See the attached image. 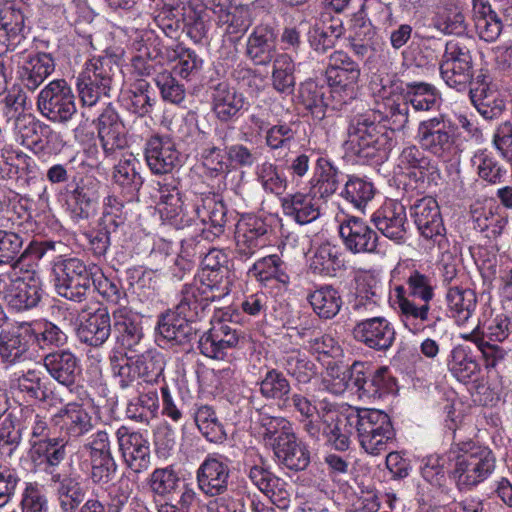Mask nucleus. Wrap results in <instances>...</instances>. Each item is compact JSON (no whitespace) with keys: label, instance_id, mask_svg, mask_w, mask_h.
Masks as SVG:
<instances>
[{"label":"nucleus","instance_id":"c756f323","mask_svg":"<svg viewBox=\"0 0 512 512\" xmlns=\"http://www.w3.org/2000/svg\"><path fill=\"white\" fill-rule=\"evenodd\" d=\"M44 295L42 282L33 273L27 278L19 277L12 287L5 292L4 301L7 306L17 312L36 308Z\"/></svg>","mask_w":512,"mask_h":512},{"label":"nucleus","instance_id":"f3484780","mask_svg":"<svg viewBox=\"0 0 512 512\" xmlns=\"http://www.w3.org/2000/svg\"><path fill=\"white\" fill-rule=\"evenodd\" d=\"M394 303L400 321L404 327L413 334H419L425 329H434L437 322L441 320L439 316L434 317L431 313L430 303L418 305L406 295V288L398 285L394 288Z\"/></svg>","mask_w":512,"mask_h":512},{"label":"nucleus","instance_id":"de8ad7c7","mask_svg":"<svg viewBox=\"0 0 512 512\" xmlns=\"http://www.w3.org/2000/svg\"><path fill=\"white\" fill-rule=\"evenodd\" d=\"M139 161L132 153L122 154L118 164L113 169V181L124 193L133 197L138 193L143 184V179L138 172Z\"/></svg>","mask_w":512,"mask_h":512},{"label":"nucleus","instance_id":"603ef678","mask_svg":"<svg viewBox=\"0 0 512 512\" xmlns=\"http://www.w3.org/2000/svg\"><path fill=\"white\" fill-rule=\"evenodd\" d=\"M343 267V253L340 247L329 242L319 245L310 260V269L320 275L333 276Z\"/></svg>","mask_w":512,"mask_h":512},{"label":"nucleus","instance_id":"37998d69","mask_svg":"<svg viewBox=\"0 0 512 512\" xmlns=\"http://www.w3.org/2000/svg\"><path fill=\"white\" fill-rule=\"evenodd\" d=\"M420 145H408L399 155V166L405 169H413L418 172L419 179H427L428 183L435 184L440 179V170L437 164L424 154Z\"/></svg>","mask_w":512,"mask_h":512},{"label":"nucleus","instance_id":"a19ab883","mask_svg":"<svg viewBox=\"0 0 512 512\" xmlns=\"http://www.w3.org/2000/svg\"><path fill=\"white\" fill-rule=\"evenodd\" d=\"M325 74L330 88L332 110H341L357 97L358 82L361 73Z\"/></svg>","mask_w":512,"mask_h":512},{"label":"nucleus","instance_id":"052dcab7","mask_svg":"<svg viewBox=\"0 0 512 512\" xmlns=\"http://www.w3.org/2000/svg\"><path fill=\"white\" fill-rule=\"evenodd\" d=\"M131 355L132 365L135 366L138 379L145 383L157 382L164 371V359L160 352L153 349H143Z\"/></svg>","mask_w":512,"mask_h":512},{"label":"nucleus","instance_id":"f257e3e1","mask_svg":"<svg viewBox=\"0 0 512 512\" xmlns=\"http://www.w3.org/2000/svg\"><path fill=\"white\" fill-rule=\"evenodd\" d=\"M383 107V111L369 109L349 119L344 148L361 164L387 160L395 145V132L404 130L409 122V104L404 95L385 97Z\"/></svg>","mask_w":512,"mask_h":512},{"label":"nucleus","instance_id":"2eb2a0df","mask_svg":"<svg viewBox=\"0 0 512 512\" xmlns=\"http://www.w3.org/2000/svg\"><path fill=\"white\" fill-rule=\"evenodd\" d=\"M352 334L357 342L379 353H386L396 341L394 325L383 316L368 317L358 321Z\"/></svg>","mask_w":512,"mask_h":512},{"label":"nucleus","instance_id":"bb28decb","mask_svg":"<svg viewBox=\"0 0 512 512\" xmlns=\"http://www.w3.org/2000/svg\"><path fill=\"white\" fill-rule=\"evenodd\" d=\"M42 365L54 381L69 389L82 371L80 359L70 349L50 351L43 356Z\"/></svg>","mask_w":512,"mask_h":512},{"label":"nucleus","instance_id":"4be33fe9","mask_svg":"<svg viewBox=\"0 0 512 512\" xmlns=\"http://www.w3.org/2000/svg\"><path fill=\"white\" fill-rule=\"evenodd\" d=\"M339 235L344 247L353 254L379 252L377 232L362 218L350 216L339 225Z\"/></svg>","mask_w":512,"mask_h":512},{"label":"nucleus","instance_id":"6e6d98bb","mask_svg":"<svg viewBox=\"0 0 512 512\" xmlns=\"http://www.w3.org/2000/svg\"><path fill=\"white\" fill-rule=\"evenodd\" d=\"M299 127V121H278L264 135L265 146L273 154H279L283 150H290L291 146L296 142Z\"/></svg>","mask_w":512,"mask_h":512},{"label":"nucleus","instance_id":"c03bdc74","mask_svg":"<svg viewBox=\"0 0 512 512\" xmlns=\"http://www.w3.org/2000/svg\"><path fill=\"white\" fill-rule=\"evenodd\" d=\"M473 21L479 37L487 42L495 41L503 30L500 14L484 0H472Z\"/></svg>","mask_w":512,"mask_h":512},{"label":"nucleus","instance_id":"b1692460","mask_svg":"<svg viewBox=\"0 0 512 512\" xmlns=\"http://www.w3.org/2000/svg\"><path fill=\"white\" fill-rule=\"evenodd\" d=\"M113 326L119 345L130 352L145 348L142 316L127 306L113 311Z\"/></svg>","mask_w":512,"mask_h":512},{"label":"nucleus","instance_id":"5701e85b","mask_svg":"<svg viewBox=\"0 0 512 512\" xmlns=\"http://www.w3.org/2000/svg\"><path fill=\"white\" fill-rule=\"evenodd\" d=\"M115 437L126 465L136 473L146 470L150 464V446L144 434L121 425L115 431Z\"/></svg>","mask_w":512,"mask_h":512},{"label":"nucleus","instance_id":"58836bf2","mask_svg":"<svg viewBox=\"0 0 512 512\" xmlns=\"http://www.w3.org/2000/svg\"><path fill=\"white\" fill-rule=\"evenodd\" d=\"M343 176L344 174L329 158L319 157L310 180L311 193L322 199L331 197L339 189Z\"/></svg>","mask_w":512,"mask_h":512},{"label":"nucleus","instance_id":"0e129e2a","mask_svg":"<svg viewBox=\"0 0 512 512\" xmlns=\"http://www.w3.org/2000/svg\"><path fill=\"white\" fill-rule=\"evenodd\" d=\"M50 480L52 483L58 484L57 494L62 511L75 512L85 498L81 483L76 478L62 472L59 474V479L50 478Z\"/></svg>","mask_w":512,"mask_h":512},{"label":"nucleus","instance_id":"6e6552de","mask_svg":"<svg viewBox=\"0 0 512 512\" xmlns=\"http://www.w3.org/2000/svg\"><path fill=\"white\" fill-rule=\"evenodd\" d=\"M37 108L54 123H67L77 112L75 95L65 79L50 81L38 94Z\"/></svg>","mask_w":512,"mask_h":512},{"label":"nucleus","instance_id":"13d9d810","mask_svg":"<svg viewBox=\"0 0 512 512\" xmlns=\"http://www.w3.org/2000/svg\"><path fill=\"white\" fill-rule=\"evenodd\" d=\"M448 369L460 382L472 380L480 372V365L473 357L469 347L455 346L448 358Z\"/></svg>","mask_w":512,"mask_h":512},{"label":"nucleus","instance_id":"6ab92c4d","mask_svg":"<svg viewBox=\"0 0 512 512\" xmlns=\"http://www.w3.org/2000/svg\"><path fill=\"white\" fill-rule=\"evenodd\" d=\"M67 443L65 438L59 436L31 441L29 458L34 468L50 478L59 479L62 472L60 465L67 456Z\"/></svg>","mask_w":512,"mask_h":512},{"label":"nucleus","instance_id":"393cba45","mask_svg":"<svg viewBox=\"0 0 512 512\" xmlns=\"http://www.w3.org/2000/svg\"><path fill=\"white\" fill-rule=\"evenodd\" d=\"M222 298H224V296L217 293L213 288L201 281H195L183 286L180 292L179 302L174 310L178 312V315L193 319L196 323L203 317L206 309L212 302L221 300Z\"/></svg>","mask_w":512,"mask_h":512},{"label":"nucleus","instance_id":"cd10ccee","mask_svg":"<svg viewBox=\"0 0 512 512\" xmlns=\"http://www.w3.org/2000/svg\"><path fill=\"white\" fill-rule=\"evenodd\" d=\"M247 476L259 491L269 498L273 505L281 510L289 508L291 487L286 481L259 464L250 466Z\"/></svg>","mask_w":512,"mask_h":512},{"label":"nucleus","instance_id":"f704fd0d","mask_svg":"<svg viewBox=\"0 0 512 512\" xmlns=\"http://www.w3.org/2000/svg\"><path fill=\"white\" fill-rule=\"evenodd\" d=\"M111 335V316L107 308H98L83 317L77 328V337L81 343L101 347Z\"/></svg>","mask_w":512,"mask_h":512},{"label":"nucleus","instance_id":"39448f33","mask_svg":"<svg viewBox=\"0 0 512 512\" xmlns=\"http://www.w3.org/2000/svg\"><path fill=\"white\" fill-rule=\"evenodd\" d=\"M54 288L56 293L76 303L87 298L93 283V276L99 274V267L87 265L77 257L58 256L52 266Z\"/></svg>","mask_w":512,"mask_h":512},{"label":"nucleus","instance_id":"7c9ffc66","mask_svg":"<svg viewBox=\"0 0 512 512\" xmlns=\"http://www.w3.org/2000/svg\"><path fill=\"white\" fill-rule=\"evenodd\" d=\"M344 32L340 19L334 18L329 12H322L309 27L307 41L315 52L324 54L336 45Z\"/></svg>","mask_w":512,"mask_h":512},{"label":"nucleus","instance_id":"9d476101","mask_svg":"<svg viewBox=\"0 0 512 512\" xmlns=\"http://www.w3.org/2000/svg\"><path fill=\"white\" fill-rule=\"evenodd\" d=\"M356 409L341 412L334 402L324 403L320 409L322 435L338 451H346L355 429Z\"/></svg>","mask_w":512,"mask_h":512},{"label":"nucleus","instance_id":"5fc2aeb1","mask_svg":"<svg viewBox=\"0 0 512 512\" xmlns=\"http://www.w3.org/2000/svg\"><path fill=\"white\" fill-rule=\"evenodd\" d=\"M280 366L297 383L308 384L317 374V367L300 350L286 352L279 360Z\"/></svg>","mask_w":512,"mask_h":512},{"label":"nucleus","instance_id":"a18cd8bd","mask_svg":"<svg viewBox=\"0 0 512 512\" xmlns=\"http://www.w3.org/2000/svg\"><path fill=\"white\" fill-rule=\"evenodd\" d=\"M314 194L295 193L282 199V208L286 216L298 224L304 225L316 220L320 215L319 206L315 203Z\"/></svg>","mask_w":512,"mask_h":512},{"label":"nucleus","instance_id":"e433bc0d","mask_svg":"<svg viewBox=\"0 0 512 512\" xmlns=\"http://www.w3.org/2000/svg\"><path fill=\"white\" fill-rule=\"evenodd\" d=\"M445 302L450 317L458 326H464L476 310L477 296L467 284L453 286L446 290Z\"/></svg>","mask_w":512,"mask_h":512},{"label":"nucleus","instance_id":"412c9836","mask_svg":"<svg viewBox=\"0 0 512 512\" xmlns=\"http://www.w3.org/2000/svg\"><path fill=\"white\" fill-rule=\"evenodd\" d=\"M146 164L154 175H166L181 166V154L173 140L166 135L155 134L144 144Z\"/></svg>","mask_w":512,"mask_h":512},{"label":"nucleus","instance_id":"aec40b11","mask_svg":"<svg viewBox=\"0 0 512 512\" xmlns=\"http://www.w3.org/2000/svg\"><path fill=\"white\" fill-rule=\"evenodd\" d=\"M96 130L100 146L107 158H116L127 147L125 125L110 104L98 116Z\"/></svg>","mask_w":512,"mask_h":512},{"label":"nucleus","instance_id":"1a4fd4ad","mask_svg":"<svg viewBox=\"0 0 512 512\" xmlns=\"http://www.w3.org/2000/svg\"><path fill=\"white\" fill-rule=\"evenodd\" d=\"M158 185L159 210L164 221L176 229H183L200 221L198 197L192 203L185 204L176 179H172L171 182L164 180L158 182Z\"/></svg>","mask_w":512,"mask_h":512},{"label":"nucleus","instance_id":"09e8293b","mask_svg":"<svg viewBox=\"0 0 512 512\" xmlns=\"http://www.w3.org/2000/svg\"><path fill=\"white\" fill-rule=\"evenodd\" d=\"M123 103L127 110L139 117L151 114L156 97L150 83L144 79L136 80L123 95Z\"/></svg>","mask_w":512,"mask_h":512},{"label":"nucleus","instance_id":"dca6fc26","mask_svg":"<svg viewBox=\"0 0 512 512\" xmlns=\"http://www.w3.org/2000/svg\"><path fill=\"white\" fill-rule=\"evenodd\" d=\"M269 225L256 215L242 216L236 225L235 254L246 261L268 242Z\"/></svg>","mask_w":512,"mask_h":512},{"label":"nucleus","instance_id":"20e7f679","mask_svg":"<svg viewBox=\"0 0 512 512\" xmlns=\"http://www.w3.org/2000/svg\"><path fill=\"white\" fill-rule=\"evenodd\" d=\"M456 131V124L447 115L438 114L418 123L415 139L423 151L448 163L461 151Z\"/></svg>","mask_w":512,"mask_h":512},{"label":"nucleus","instance_id":"774afa93","mask_svg":"<svg viewBox=\"0 0 512 512\" xmlns=\"http://www.w3.org/2000/svg\"><path fill=\"white\" fill-rule=\"evenodd\" d=\"M374 194L375 189L373 184L355 175L348 176L340 192V196L345 201L361 211H363L367 204L373 199Z\"/></svg>","mask_w":512,"mask_h":512},{"label":"nucleus","instance_id":"ddd939ff","mask_svg":"<svg viewBox=\"0 0 512 512\" xmlns=\"http://www.w3.org/2000/svg\"><path fill=\"white\" fill-rule=\"evenodd\" d=\"M240 338L241 331L236 324L225 318H215L211 320V328L200 337L198 348L206 357L224 359L238 346Z\"/></svg>","mask_w":512,"mask_h":512},{"label":"nucleus","instance_id":"79ce46f5","mask_svg":"<svg viewBox=\"0 0 512 512\" xmlns=\"http://www.w3.org/2000/svg\"><path fill=\"white\" fill-rule=\"evenodd\" d=\"M275 32L269 25H258L249 35L246 55L256 65H267L274 58Z\"/></svg>","mask_w":512,"mask_h":512},{"label":"nucleus","instance_id":"ea45409f","mask_svg":"<svg viewBox=\"0 0 512 512\" xmlns=\"http://www.w3.org/2000/svg\"><path fill=\"white\" fill-rule=\"evenodd\" d=\"M157 330L164 339L182 345L190 341L197 333L198 328L193 319L178 315V312L174 310L161 316Z\"/></svg>","mask_w":512,"mask_h":512},{"label":"nucleus","instance_id":"72a5a7b5","mask_svg":"<svg viewBox=\"0 0 512 512\" xmlns=\"http://www.w3.org/2000/svg\"><path fill=\"white\" fill-rule=\"evenodd\" d=\"M167 244H162L154 248L150 253L152 261H174L180 271L185 272L191 270L196 260H201L205 251H207V243L202 237H189L181 242V249L176 258H170Z\"/></svg>","mask_w":512,"mask_h":512},{"label":"nucleus","instance_id":"680f3d73","mask_svg":"<svg viewBox=\"0 0 512 512\" xmlns=\"http://www.w3.org/2000/svg\"><path fill=\"white\" fill-rule=\"evenodd\" d=\"M415 111H431L435 109L440 101L438 90L431 84L425 82L406 83L403 94Z\"/></svg>","mask_w":512,"mask_h":512},{"label":"nucleus","instance_id":"bf43d9fd","mask_svg":"<svg viewBox=\"0 0 512 512\" xmlns=\"http://www.w3.org/2000/svg\"><path fill=\"white\" fill-rule=\"evenodd\" d=\"M286 268L285 262L278 255L273 254L257 260L248 273L263 284L276 280L281 284L287 285L290 278Z\"/></svg>","mask_w":512,"mask_h":512},{"label":"nucleus","instance_id":"338daca9","mask_svg":"<svg viewBox=\"0 0 512 512\" xmlns=\"http://www.w3.org/2000/svg\"><path fill=\"white\" fill-rule=\"evenodd\" d=\"M314 312L324 319L336 316L341 308L342 299L339 292L332 286H322L307 297Z\"/></svg>","mask_w":512,"mask_h":512},{"label":"nucleus","instance_id":"473e14b6","mask_svg":"<svg viewBox=\"0 0 512 512\" xmlns=\"http://www.w3.org/2000/svg\"><path fill=\"white\" fill-rule=\"evenodd\" d=\"M93 419L79 403L69 402L51 416L54 427H60L69 438H79L93 429Z\"/></svg>","mask_w":512,"mask_h":512},{"label":"nucleus","instance_id":"4468645a","mask_svg":"<svg viewBox=\"0 0 512 512\" xmlns=\"http://www.w3.org/2000/svg\"><path fill=\"white\" fill-rule=\"evenodd\" d=\"M231 460L220 453L208 454L196 470L198 488L209 497L228 491Z\"/></svg>","mask_w":512,"mask_h":512},{"label":"nucleus","instance_id":"0eeeda50","mask_svg":"<svg viewBox=\"0 0 512 512\" xmlns=\"http://www.w3.org/2000/svg\"><path fill=\"white\" fill-rule=\"evenodd\" d=\"M355 430L360 446L377 456L388 449L395 438V430L387 413L379 409H356Z\"/></svg>","mask_w":512,"mask_h":512},{"label":"nucleus","instance_id":"c9c22d12","mask_svg":"<svg viewBox=\"0 0 512 512\" xmlns=\"http://www.w3.org/2000/svg\"><path fill=\"white\" fill-rule=\"evenodd\" d=\"M244 105V96L227 82H220L212 88L211 107L219 121L228 122L237 118Z\"/></svg>","mask_w":512,"mask_h":512},{"label":"nucleus","instance_id":"e2e57ef3","mask_svg":"<svg viewBox=\"0 0 512 512\" xmlns=\"http://www.w3.org/2000/svg\"><path fill=\"white\" fill-rule=\"evenodd\" d=\"M19 413L21 430H29L30 442L55 436L51 417L41 414L30 405L20 407Z\"/></svg>","mask_w":512,"mask_h":512},{"label":"nucleus","instance_id":"864d4df0","mask_svg":"<svg viewBox=\"0 0 512 512\" xmlns=\"http://www.w3.org/2000/svg\"><path fill=\"white\" fill-rule=\"evenodd\" d=\"M95 202V193L85 185L78 184L66 193V210L74 222L88 219L95 210Z\"/></svg>","mask_w":512,"mask_h":512},{"label":"nucleus","instance_id":"2f4dec72","mask_svg":"<svg viewBox=\"0 0 512 512\" xmlns=\"http://www.w3.org/2000/svg\"><path fill=\"white\" fill-rule=\"evenodd\" d=\"M55 61L50 53L29 54L19 63L17 79L29 91H35L54 71Z\"/></svg>","mask_w":512,"mask_h":512},{"label":"nucleus","instance_id":"7ed1b4c3","mask_svg":"<svg viewBox=\"0 0 512 512\" xmlns=\"http://www.w3.org/2000/svg\"><path fill=\"white\" fill-rule=\"evenodd\" d=\"M456 456L451 478L460 491H468L488 479L496 469L497 459L487 446L463 441L454 444Z\"/></svg>","mask_w":512,"mask_h":512},{"label":"nucleus","instance_id":"c85d7f7f","mask_svg":"<svg viewBox=\"0 0 512 512\" xmlns=\"http://www.w3.org/2000/svg\"><path fill=\"white\" fill-rule=\"evenodd\" d=\"M228 262L224 251L208 247L201 259L203 279L200 281L224 297L230 293L232 285Z\"/></svg>","mask_w":512,"mask_h":512},{"label":"nucleus","instance_id":"8fccbe9b","mask_svg":"<svg viewBox=\"0 0 512 512\" xmlns=\"http://www.w3.org/2000/svg\"><path fill=\"white\" fill-rule=\"evenodd\" d=\"M259 392L267 400L282 403L288 407L292 386L289 379L278 369L270 368L258 381Z\"/></svg>","mask_w":512,"mask_h":512},{"label":"nucleus","instance_id":"a211bd4d","mask_svg":"<svg viewBox=\"0 0 512 512\" xmlns=\"http://www.w3.org/2000/svg\"><path fill=\"white\" fill-rule=\"evenodd\" d=\"M409 215L419 234L440 243L445 237V226L438 202L432 196L415 199L409 207Z\"/></svg>","mask_w":512,"mask_h":512},{"label":"nucleus","instance_id":"49530a36","mask_svg":"<svg viewBox=\"0 0 512 512\" xmlns=\"http://www.w3.org/2000/svg\"><path fill=\"white\" fill-rule=\"evenodd\" d=\"M14 128L21 144L35 151L43 149V138L51 132L47 124L31 114H20L15 119Z\"/></svg>","mask_w":512,"mask_h":512},{"label":"nucleus","instance_id":"69168bd1","mask_svg":"<svg viewBox=\"0 0 512 512\" xmlns=\"http://www.w3.org/2000/svg\"><path fill=\"white\" fill-rule=\"evenodd\" d=\"M295 65L287 53L278 54L273 60L272 86L281 94L290 95L293 93L296 78L294 75Z\"/></svg>","mask_w":512,"mask_h":512},{"label":"nucleus","instance_id":"423d86ee","mask_svg":"<svg viewBox=\"0 0 512 512\" xmlns=\"http://www.w3.org/2000/svg\"><path fill=\"white\" fill-rule=\"evenodd\" d=\"M118 70V64L112 56H99L88 60L76 83L82 105L92 107L102 97H108Z\"/></svg>","mask_w":512,"mask_h":512},{"label":"nucleus","instance_id":"f8f14e48","mask_svg":"<svg viewBox=\"0 0 512 512\" xmlns=\"http://www.w3.org/2000/svg\"><path fill=\"white\" fill-rule=\"evenodd\" d=\"M32 335L30 322H20L11 330L0 334V363L4 369L8 370L33 360Z\"/></svg>","mask_w":512,"mask_h":512},{"label":"nucleus","instance_id":"4c0bfd02","mask_svg":"<svg viewBox=\"0 0 512 512\" xmlns=\"http://www.w3.org/2000/svg\"><path fill=\"white\" fill-rule=\"evenodd\" d=\"M49 382L41 370L29 368L15 372L10 377V387L18 391L24 398L32 401L47 402Z\"/></svg>","mask_w":512,"mask_h":512},{"label":"nucleus","instance_id":"9b49d317","mask_svg":"<svg viewBox=\"0 0 512 512\" xmlns=\"http://www.w3.org/2000/svg\"><path fill=\"white\" fill-rule=\"evenodd\" d=\"M354 389L359 398L378 400L396 391V380L388 367L370 370L364 362H354Z\"/></svg>","mask_w":512,"mask_h":512},{"label":"nucleus","instance_id":"f03ea898","mask_svg":"<svg viewBox=\"0 0 512 512\" xmlns=\"http://www.w3.org/2000/svg\"><path fill=\"white\" fill-rule=\"evenodd\" d=\"M264 444L271 448L276 462L293 471L305 470L310 452L294 431L293 424L281 416L262 414L259 419Z\"/></svg>","mask_w":512,"mask_h":512},{"label":"nucleus","instance_id":"3c124183","mask_svg":"<svg viewBox=\"0 0 512 512\" xmlns=\"http://www.w3.org/2000/svg\"><path fill=\"white\" fill-rule=\"evenodd\" d=\"M30 329L33 343L41 350H61L68 343L67 333L52 321L30 322Z\"/></svg>","mask_w":512,"mask_h":512},{"label":"nucleus","instance_id":"4d7b16f0","mask_svg":"<svg viewBox=\"0 0 512 512\" xmlns=\"http://www.w3.org/2000/svg\"><path fill=\"white\" fill-rule=\"evenodd\" d=\"M24 242V236L20 231L0 229V267H20L25 254H27L31 248L30 245L21 253Z\"/></svg>","mask_w":512,"mask_h":512},{"label":"nucleus","instance_id":"a878e982","mask_svg":"<svg viewBox=\"0 0 512 512\" xmlns=\"http://www.w3.org/2000/svg\"><path fill=\"white\" fill-rule=\"evenodd\" d=\"M372 221L379 232L397 244L407 238V213L405 206L395 200H389L375 211Z\"/></svg>","mask_w":512,"mask_h":512}]
</instances>
